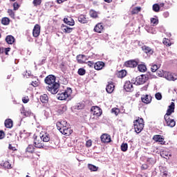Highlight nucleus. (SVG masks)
<instances>
[{
    "mask_svg": "<svg viewBox=\"0 0 177 177\" xmlns=\"http://www.w3.org/2000/svg\"><path fill=\"white\" fill-rule=\"evenodd\" d=\"M44 82L48 86L46 87L47 91L50 92L52 95H56L59 92V88H60V84L56 82V76L53 75H49L44 79Z\"/></svg>",
    "mask_w": 177,
    "mask_h": 177,
    "instance_id": "obj_1",
    "label": "nucleus"
},
{
    "mask_svg": "<svg viewBox=\"0 0 177 177\" xmlns=\"http://www.w3.org/2000/svg\"><path fill=\"white\" fill-rule=\"evenodd\" d=\"M55 139H57V137H51L49 133H44V134H41L40 137H36L34 140L35 147H37V149H44V142H42V140L43 142H51L52 143V142H55Z\"/></svg>",
    "mask_w": 177,
    "mask_h": 177,
    "instance_id": "obj_2",
    "label": "nucleus"
},
{
    "mask_svg": "<svg viewBox=\"0 0 177 177\" xmlns=\"http://www.w3.org/2000/svg\"><path fill=\"white\" fill-rule=\"evenodd\" d=\"M134 124V129L136 133H140L142 131H143V128H145V122L143 118H138L133 122Z\"/></svg>",
    "mask_w": 177,
    "mask_h": 177,
    "instance_id": "obj_3",
    "label": "nucleus"
},
{
    "mask_svg": "<svg viewBox=\"0 0 177 177\" xmlns=\"http://www.w3.org/2000/svg\"><path fill=\"white\" fill-rule=\"evenodd\" d=\"M72 92L71 88H67L64 92L58 93L57 97L58 100H66L71 95Z\"/></svg>",
    "mask_w": 177,
    "mask_h": 177,
    "instance_id": "obj_4",
    "label": "nucleus"
},
{
    "mask_svg": "<svg viewBox=\"0 0 177 177\" xmlns=\"http://www.w3.org/2000/svg\"><path fill=\"white\" fill-rule=\"evenodd\" d=\"M147 81V77H146L145 75H141L140 76H138L136 78V81L134 82L135 85H143L145 82Z\"/></svg>",
    "mask_w": 177,
    "mask_h": 177,
    "instance_id": "obj_5",
    "label": "nucleus"
},
{
    "mask_svg": "<svg viewBox=\"0 0 177 177\" xmlns=\"http://www.w3.org/2000/svg\"><path fill=\"white\" fill-rule=\"evenodd\" d=\"M164 78L167 80V81H176L177 80V75L173 74L168 71H165Z\"/></svg>",
    "mask_w": 177,
    "mask_h": 177,
    "instance_id": "obj_6",
    "label": "nucleus"
},
{
    "mask_svg": "<svg viewBox=\"0 0 177 177\" xmlns=\"http://www.w3.org/2000/svg\"><path fill=\"white\" fill-rule=\"evenodd\" d=\"M21 114H23L24 117H33V118L35 120V115L34 113H31V110H25L24 106H21Z\"/></svg>",
    "mask_w": 177,
    "mask_h": 177,
    "instance_id": "obj_7",
    "label": "nucleus"
},
{
    "mask_svg": "<svg viewBox=\"0 0 177 177\" xmlns=\"http://www.w3.org/2000/svg\"><path fill=\"white\" fill-rule=\"evenodd\" d=\"M139 64V60H129L124 63L126 67H130L131 68H135Z\"/></svg>",
    "mask_w": 177,
    "mask_h": 177,
    "instance_id": "obj_8",
    "label": "nucleus"
},
{
    "mask_svg": "<svg viewBox=\"0 0 177 177\" xmlns=\"http://www.w3.org/2000/svg\"><path fill=\"white\" fill-rule=\"evenodd\" d=\"M41 34V26L38 24H36L32 30V35L35 38H38Z\"/></svg>",
    "mask_w": 177,
    "mask_h": 177,
    "instance_id": "obj_9",
    "label": "nucleus"
},
{
    "mask_svg": "<svg viewBox=\"0 0 177 177\" xmlns=\"http://www.w3.org/2000/svg\"><path fill=\"white\" fill-rule=\"evenodd\" d=\"M165 121L166 122L167 127H170V128H174L175 125H176V122L174 119H171V118H164Z\"/></svg>",
    "mask_w": 177,
    "mask_h": 177,
    "instance_id": "obj_10",
    "label": "nucleus"
},
{
    "mask_svg": "<svg viewBox=\"0 0 177 177\" xmlns=\"http://www.w3.org/2000/svg\"><path fill=\"white\" fill-rule=\"evenodd\" d=\"M174 111H175V103L171 102V104L169 106V108L164 118L169 117V115H171V114Z\"/></svg>",
    "mask_w": 177,
    "mask_h": 177,
    "instance_id": "obj_11",
    "label": "nucleus"
},
{
    "mask_svg": "<svg viewBox=\"0 0 177 177\" xmlns=\"http://www.w3.org/2000/svg\"><path fill=\"white\" fill-rule=\"evenodd\" d=\"M91 111L93 115H96V117L102 115V109L99 106L91 107Z\"/></svg>",
    "mask_w": 177,
    "mask_h": 177,
    "instance_id": "obj_12",
    "label": "nucleus"
},
{
    "mask_svg": "<svg viewBox=\"0 0 177 177\" xmlns=\"http://www.w3.org/2000/svg\"><path fill=\"white\" fill-rule=\"evenodd\" d=\"M76 59L77 60V63L80 64H84L86 63V60H88V57L84 55H78L76 57Z\"/></svg>",
    "mask_w": 177,
    "mask_h": 177,
    "instance_id": "obj_13",
    "label": "nucleus"
},
{
    "mask_svg": "<svg viewBox=\"0 0 177 177\" xmlns=\"http://www.w3.org/2000/svg\"><path fill=\"white\" fill-rule=\"evenodd\" d=\"M57 128L59 131V132L62 131V129H64L67 127V122L64 120H62L59 122H57Z\"/></svg>",
    "mask_w": 177,
    "mask_h": 177,
    "instance_id": "obj_14",
    "label": "nucleus"
},
{
    "mask_svg": "<svg viewBox=\"0 0 177 177\" xmlns=\"http://www.w3.org/2000/svg\"><path fill=\"white\" fill-rule=\"evenodd\" d=\"M60 133H62V135H65V136H70V135L73 133V130L66 126L64 127V129H61Z\"/></svg>",
    "mask_w": 177,
    "mask_h": 177,
    "instance_id": "obj_15",
    "label": "nucleus"
},
{
    "mask_svg": "<svg viewBox=\"0 0 177 177\" xmlns=\"http://www.w3.org/2000/svg\"><path fill=\"white\" fill-rule=\"evenodd\" d=\"M100 138L102 143H110L111 142V137L109 134H102Z\"/></svg>",
    "mask_w": 177,
    "mask_h": 177,
    "instance_id": "obj_16",
    "label": "nucleus"
},
{
    "mask_svg": "<svg viewBox=\"0 0 177 177\" xmlns=\"http://www.w3.org/2000/svg\"><path fill=\"white\" fill-rule=\"evenodd\" d=\"M142 50H143V52L145 53H146L147 55V56H151V55H153V53H154V50H153V49H151V48L147 46H142Z\"/></svg>",
    "mask_w": 177,
    "mask_h": 177,
    "instance_id": "obj_17",
    "label": "nucleus"
},
{
    "mask_svg": "<svg viewBox=\"0 0 177 177\" xmlns=\"http://www.w3.org/2000/svg\"><path fill=\"white\" fill-rule=\"evenodd\" d=\"M124 88L127 92H132L133 91V85L129 81L124 83Z\"/></svg>",
    "mask_w": 177,
    "mask_h": 177,
    "instance_id": "obj_18",
    "label": "nucleus"
},
{
    "mask_svg": "<svg viewBox=\"0 0 177 177\" xmlns=\"http://www.w3.org/2000/svg\"><path fill=\"white\" fill-rule=\"evenodd\" d=\"M64 23H65V24H67L68 26H74L75 24L74 19H73V18H71V17H66L65 18H64Z\"/></svg>",
    "mask_w": 177,
    "mask_h": 177,
    "instance_id": "obj_19",
    "label": "nucleus"
},
{
    "mask_svg": "<svg viewBox=\"0 0 177 177\" xmlns=\"http://www.w3.org/2000/svg\"><path fill=\"white\" fill-rule=\"evenodd\" d=\"M141 100L143 103H145L146 104H149V103L151 102V96L149 95H142L141 97Z\"/></svg>",
    "mask_w": 177,
    "mask_h": 177,
    "instance_id": "obj_20",
    "label": "nucleus"
},
{
    "mask_svg": "<svg viewBox=\"0 0 177 177\" xmlns=\"http://www.w3.org/2000/svg\"><path fill=\"white\" fill-rule=\"evenodd\" d=\"M62 30L64 32H66V34H71V32H73V30H74V28H70L68 26L62 24Z\"/></svg>",
    "mask_w": 177,
    "mask_h": 177,
    "instance_id": "obj_21",
    "label": "nucleus"
},
{
    "mask_svg": "<svg viewBox=\"0 0 177 177\" xmlns=\"http://www.w3.org/2000/svg\"><path fill=\"white\" fill-rule=\"evenodd\" d=\"M104 27L103 26V24L99 23L94 27V31L95 32L100 33L102 31H103V29Z\"/></svg>",
    "mask_w": 177,
    "mask_h": 177,
    "instance_id": "obj_22",
    "label": "nucleus"
},
{
    "mask_svg": "<svg viewBox=\"0 0 177 177\" xmlns=\"http://www.w3.org/2000/svg\"><path fill=\"white\" fill-rule=\"evenodd\" d=\"M114 88L115 86L113 82L109 83L106 88L107 93H113V92H114Z\"/></svg>",
    "mask_w": 177,
    "mask_h": 177,
    "instance_id": "obj_23",
    "label": "nucleus"
},
{
    "mask_svg": "<svg viewBox=\"0 0 177 177\" xmlns=\"http://www.w3.org/2000/svg\"><path fill=\"white\" fill-rule=\"evenodd\" d=\"M138 71H140V73H145V71H147V67L146 66V64H145V63H142L140 64H138Z\"/></svg>",
    "mask_w": 177,
    "mask_h": 177,
    "instance_id": "obj_24",
    "label": "nucleus"
},
{
    "mask_svg": "<svg viewBox=\"0 0 177 177\" xmlns=\"http://www.w3.org/2000/svg\"><path fill=\"white\" fill-rule=\"evenodd\" d=\"M104 67V62H97L94 64L95 70H102Z\"/></svg>",
    "mask_w": 177,
    "mask_h": 177,
    "instance_id": "obj_25",
    "label": "nucleus"
},
{
    "mask_svg": "<svg viewBox=\"0 0 177 177\" xmlns=\"http://www.w3.org/2000/svg\"><path fill=\"white\" fill-rule=\"evenodd\" d=\"M5 127L6 128H12L13 127V120L12 119H7L5 120Z\"/></svg>",
    "mask_w": 177,
    "mask_h": 177,
    "instance_id": "obj_26",
    "label": "nucleus"
},
{
    "mask_svg": "<svg viewBox=\"0 0 177 177\" xmlns=\"http://www.w3.org/2000/svg\"><path fill=\"white\" fill-rule=\"evenodd\" d=\"M6 41L7 42V44L12 45L15 43V37H13L12 35H8L6 37Z\"/></svg>",
    "mask_w": 177,
    "mask_h": 177,
    "instance_id": "obj_27",
    "label": "nucleus"
},
{
    "mask_svg": "<svg viewBox=\"0 0 177 177\" xmlns=\"http://www.w3.org/2000/svg\"><path fill=\"white\" fill-rule=\"evenodd\" d=\"M78 21L80 23H82V24H86V23H88V19H86V17L84 15H81L78 17Z\"/></svg>",
    "mask_w": 177,
    "mask_h": 177,
    "instance_id": "obj_28",
    "label": "nucleus"
},
{
    "mask_svg": "<svg viewBox=\"0 0 177 177\" xmlns=\"http://www.w3.org/2000/svg\"><path fill=\"white\" fill-rule=\"evenodd\" d=\"M153 140L155 142H159V143H162V142H164V138H162V136L161 135L153 136Z\"/></svg>",
    "mask_w": 177,
    "mask_h": 177,
    "instance_id": "obj_29",
    "label": "nucleus"
},
{
    "mask_svg": "<svg viewBox=\"0 0 177 177\" xmlns=\"http://www.w3.org/2000/svg\"><path fill=\"white\" fill-rule=\"evenodd\" d=\"M49 100V97H48V95L43 94L40 96V101L41 103H48Z\"/></svg>",
    "mask_w": 177,
    "mask_h": 177,
    "instance_id": "obj_30",
    "label": "nucleus"
},
{
    "mask_svg": "<svg viewBox=\"0 0 177 177\" xmlns=\"http://www.w3.org/2000/svg\"><path fill=\"white\" fill-rule=\"evenodd\" d=\"M35 147L32 145H29L27 148L26 149V153H30V154H32L34 153Z\"/></svg>",
    "mask_w": 177,
    "mask_h": 177,
    "instance_id": "obj_31",
    "label": "nucleus"
},
{
    "mask_svg": "<svg viewBox=\"0 0 177 177\" xmlns=\"http://www.w3.org/2000/svg\"><path fill=\"white\" fill-rule=\"evenodd\" d=\"M88 168L91 172H96L99 169L98 167H96L95 165H93L92 164H88Z\"/></svg>",
    "mask_w": 177,
    "mask_h": 177,
    "instance_id": "obj_32",
    "label": "nucleus"
},
{
    "mask_svg": "<svg viewBox=\"0 0 177 177\" xmlns=\"http://www.w3.org/2000/svg\"><path fill=\"white\" fill-rule=\"evenodd\" d=\"M127 76V71L122 70L118 73V78H124V77Z\"/></svg>",
    "mask_w": 177,
    "mask_h": 177,
    "instance_id": "obj_33",
    "label": "nucleus"
},
{
    "mask_svg": "<svg viewBox=\"0 0 177 177\" xmlns=\"http://www.w3.org/2000/svg\"><path fill=\"white\" fill-rule=\"evenodd\" d=\"M9 23H10V20L8 17H3L1 19V24L3 26H8Z\"/></svg>",
    "mask_w": 177,
    "mask_h": 177,
    "instance_id": "obj_34",
    "label": "nucleus"
},
{
    "mask_svg": "<svg viewBox=\"0 0 177 177\" xmlns=\"http://www.w3.org/2000/svg\"><path fill=\"white\" fill-rule=\"evenodd\" d=\"M140 10H142V8H140V7H135L131 10V15H138V13L139 12H140Z\"/></svg>",
    "mask_w": 177,
    "mask_h": 177,
    "instance_id": "obj_35",
    "label": "nucleus"
},
{
    "mask_svg": "<svg viewBox=\"0 0 177 177\" xmlns=\"http://www.w3.org/2000/svg\"><path fill=\"white\" fill-rule=\"evenodd\" d=\"M90 16H91V17H93V19H97V12H96L93 10H90Z\"/></svg>",
    "mask_w": 177,
    "mask_h": 177,
    "instance_id": "obj_36",
    "label": "nucleus"
},
{
    "mask_svg": "<svg viewBox=\"0 0 177 177\" xmlns=\"http://www.w3.org/2000/svg\"><path fill=\"white\" fill-rule=\"evenodd\" d=\"M151 24L154 27L158 24V19L157 18H151Z\"/></svg>",
    "mask_w": 177,
    "mask_h": 177,
    "instance_id": "obj_37",
    "label": "nucleus"
},
{
    "mask_svg": "<svg viewBox=\"0 0 177 177\" xmlns=\"http://www.w3.org/2000/svg\"><path fill=\"white\" fill-rule=\"evenodd\" d=\"M86 73V71H85L84 68H79L77 71V74H79V75H85Z\"/></svg>",
    "mask_w": 177,
    "mask_h": 177,
    "instance_id": "obj_38",
    "label": "nucleus"
},
{
    "mask_svg": "<svg viewBox=\"0 0 177 177\" xmlns=\"http://www.w3.org/2000/svg\"><path fill=\"white\" fill-rule=\"evenodd\" d=\"M121 150L122 151H127V150H128V144L127 143H122L121 145Z\"/></svg>",
    "mask_w": 177,
    "mask_h": 177,
    "instance_id": "obj_39",
    "label": "nucleus"
},
{
    "mask_svg": "<svg viewBox=\"0 0 177 177\" xmlns=\"http://www.w3.org/2000/svg\"><path fill=\"white\" fill-rule=\"evenodd\" d=\"M152 8L153 12H160V5L157 3L153 4Z\"/></svg>",
    "mask_w": 177,
    "mask_h": 177,
    "instance_id": "obj_40",
    "label": "nucleus"
},
{
    "mask_svg": "<svg viewBox=\"0 0 177 177\" xmlns=\"http://www.w3.org/2000/svg\"><path fill=\"white\" fill-rule=\"evenodd\" d=\"M111 113L115 114V115H118V114H120V109H118V108H113L111 109Z\"/></svg>",
    "mask_w": 177,
    "mask_h": 177,
    "instance_id": "obj_41",
    "label": "nucleus"
},
{
    "mask_svg": "<svg viewBox=\"0 0 177 177\" xmlns=\"http://www.w3.org/2000/svg\"><path fill=\"white\" fill-rule=\"evenodd\" d=\"M162 177H171V174L168 173V171H164L160 173Z\"/></svg>",
    "mask_w": 177,
    "mask_h": 177,
    "instance_id": "obj_42",
    "label": "nucleus"
},
{
    "mask_svg": "<svg viewBox=\"0 0 177 177\" xmlns=\"http://www.w3.org/2000/svg\"><path fill=\"white\" fill-rule=\"evenodd\" d=\"M42 3V0H33L32 3L34 6H39Z\"/></svg>",
    "mask_w": 177,
    "mask_h": 177,
    "instance_id": "obj_43",
    "label": "nucleus"
},
{
    "mask_svg": "<svg viewBox=\"0 0 177 177\" xmlns=\"http://www.w3.org/2000/svg\"><path fill=\"white\" fill-rule=\"evenodd\" d=\"M157 70H158V66L156 64H153L151 66V71H152V73H156V71H157Z\"/></svg>",
    "mask_w": 177,
    "mask_h": 177,
    "instance_id": "obj_44",
    "label": "nucleus"
},
{
    "mask_svg": "<svg viewBox=\"0 0 177 177\" xmlns=\"http://www.w3.org/2000/svg\"><path fill=\"white\" fill-rule=\"evenodd\" d=\"M8 13L9 16H10L12 17V19H15V12H13L12 10L8 9Z\"/></svg>",
    "mask_w": 177,
    "mask_h": 177,
    "instance_id": "obj_45",
    "label": "nucleus"
},
{
    "mask_svg": "<svg viewBox=\"0 0 177 177\" xmlns=\"http://www.w3.org/2000/svg\"><path fill=\"white\" fill-rule=\"evenodd\" d=\"M156 74L158 77H163V78H164V75L165 74V71H158Z\"/></svg>",
    "mask_w": 177,
    "mask_h": 177,
    "instance_id": "obj_46",
    "label": "nucleus"
},
{
    "mask_svg": "<svg viewBox=\"0 0 177 177\" xmlns=\"http://www.w3.org/2000/svg\"><path fill=\"white\" fill-rule=\"evenodd\" d=\"M155 97L157 100H161L162 99V95L160 93H157L155 94Z\"/></svg>",
    "mask_w": 177,
    "mask_h": 177,
    "instance_id": "obj_47",
    "label": "nucleus"
},
{
    "mask_svg": "<svg viewBox=\"0 0 177 177\" xmlns=\"http://www.w3.org/2000/svg\"><path fill=\"white\" fill-rule=\"evenodd\" d=\"M3 167H5V168H7L8 169H9V168L12 167V165H10V163L8 161H6L3 163Z\"/></svg>",
    "mask_w": 177,
    "mask_h": 177,
    "instance_id": "obj_48",
    "label": "nucleus"
},
{
    "mask_svg": "<svg viewBox=\"0 0 177 177\" xmlns=\"http://www.w3.org/2000/svg\"><path fill=\"white\" fill-rule=\"evenodd\" d=\"M39 84V82L37 80L36 81L32 82L31 85L32 86H34V88H36V86H38Z\"/></svg>",
    "mask_w": 177,
    "mask_h": 177,
    "instance_id": "obj_49",
    "label": "nucleus"
},
{
    "mask_svg": "<svg viewBox=\"0 0 177 177\" xmlns=\"http://www.w3.org/2000/svg\"><path fill=\"white\" fill-rule=\"evenodd\" d=\"M13 8H14V10H18L19 8H20V5H19L17 2H15L13 3Z\"/></svg>",
    "mask_w": 177,
    "mask_h": 177,
    "instance_id": "obj_50",
    "label": "nucleus"
},
{
    "mask_svg": "<svg viewBox=\"0 0 177 177\" xmlns=\"http://www.w3.org/2000/svg\"><path fill=\"white\" fill-rule=\"evenodd\" d=\"M163 44L164 45H166V46H171V43L168 39H165V40H163Z\"/></svg>",
    "mask_w": 177,
    "mask_h": 177,
    "instance_id": "obj_51",
    "label": "nucleus"
},
{
    "mask_svg": "<svg viewBox=\"0 0 177 177\" xmlns=\"http://www.w3.org/2000/svg\"><path fill=\"white\" fill-rule=\"evenodd\" d=\"M22 102L23 103H28V102H30V98H28V96L24 97L22 98Z\"/></svg>",
    "mask_w": 177,
    "mask_h": 177,
    "instance_id": "obj_52",
    "label": "nucleus"
},
{
    "mask_svg": "<svg viewBox=\"0 0 177 177\" xmlns=\"http://www.w3.org/2000/svg\"><path fill=\"white\" fill-rule=\"evenodd\" d=\"M86 147H91L92 146V140H88L86 142Z\"/></svg>",
    "mask_w": 177,
    "mask_h": 177,
    "instance_id": "obj_53",
    "label": "nucleus"
},
{
    "mask_svg": "<svg viewBox=\"0 0 177 177\" xmlns=\"http://www.w3.org/2000/svg\"><path fill=\"white\" fill-rule=\"evenodd\" d=\"M86 64L88 66H89V67H93V66H95V63H93L92 61H88L86 62Z\"/></svg>",
    "mask_w": 177,
    "mask_h": 177,
    "instance_id": "obj_54",
    "label": "nucleus"
},
{
    "mask_svg": "<svg viewBox=\"0 0 177 177\" xmlns=\"http://www.w3.org/2000/svg\"><path fill=\"white\" fill-rule=\"evenodd\" d=\"M162 15L165 19H167V17H169V12H168V11L163 12Z\"/></svg>",
    "mask_w": 177,
    "mask_h": 177,
    "instance_id": "obj_55",
    "label": "nucleus"
},
{
    "mask_svg": "<svg viewBox=\"0 0 177 177\" xmlns=\"http://www.w3.org/2000/svg\"><path fill=\"white\" fill-rule=\"evenodd\" d=\"M5 138V133L3 131H0V139H3Z\"/></svg>",
    "mask_w": 177,
    "mask_h": 177,
    "instance_id": "obj_56",
    "label": "nucleus"
},
{
    "mask_svg": "<svg viewBox=\"0 0 177 177\" xmlns=\"http://www.w3.org/2000/svg\"><path fill=\"white\" fill-rule=\"evenodd\" d=\"M8 148L10 150H12L13 151H15V150H16V147H12V145H10V144L9 145Z\"/></svg>",
    "mask_w": 177,
    "mask_h": 177,
    "instance_id": "obj_57",
    "label": "nucleus"
},
{
    "mask_svg": "<svg viewBox=\"0 0 177 177\" xmlns=\"http://www.w3.org/2000/svg\"><path fill=\"white\" fill-rule=\"evenodd\" d=\"M141 168L142 169H147V168H149V166L146 164H144L142 165Z\"/></svg>",
    "mask_w": 177,
    "mask_h": 177,
    "instance_id": "obj_58",
    "label": "nucleus"
},
{
    "mask_svg": "<svg viewBox=\"0 0 177 177\" xmlns=\"http://www.w3.org/2000/svg\"><path fill=\"white\" fill-rule=\"evenodd\" d=\"M83 107H84V104H79V105H77V109L78 110L82 109Z\"/></svg>",
    "mask_w": 177,
    "mask_h": 177,
    "instance_id": "obj_59",
    "label": "nucleus"
},
{
    "mask_svg": "<svg viewBox=\"0 0 177 177\" xmlns=\"http://www.w3.org/2000/svg\"><path fill=\"white\" fill-rule=\"evenodd\" d=\"M24 132H26V130H24V131L20 132V138H25L24 137Z\"/></svg>",
    "mask_w": 177,
    "mask_h": 177,
    "instance_id": "obj_60",
    "label": "nucleus"
},
{
    "mask_svg": "<svg viewBox=\"0 0 177 177\" xmlns=\"http://www.w3.org/2000/svg\"><path fill=\"white\" fill-rule=\"evenodd\" d=\"M148 162H151V164H154V160H153V158H150L147 159Z\"/></svg>",
    "mask_w": 177,
    "mask_h": 177,
    "instance_id": "obj_61",
    "label": "nucleus"
},
{
    "mask_svg": "<svg viewBox=\"0 0 177 177\" xmlns=\"http://www.w3.org/2000/svg\"><path fill=\"white\" fill-rule=\"evenodd\" d=\"M10 48H7L5 49V53L6 55H8V52H10Z\"/></svg>",
    "mask_w": 177,
    "mask_h": 177,
    "instance_id": "obj_62",
    "label": "nucleus"
},
{
    "mask_svg": "<svg viewBox=\"0 0 177 177\" xmlns=\"http://www.w3.org/2000/svg\"><path fill=\"white\" fill-rule=\"evenodd\" d=\"M67 0H57L58 3H63V2H66Z\"/></svg>",
    "mask_w": 177,
    "mask_h": 177,
    "instance_id": "obj_63",
    "label": "nucleus"
},
{
    "mask_svg": "<svg viewBox=\"0 0 177 177\" xmlns=\"http://www.w3.org/2000/svg\"><path fill=\"white\" fill-rule=\"evenodd\" d=\"M142 91H147V85L142 87Z\"/></svg>",
    "mask_w": 177,
    "mask_h": 177,
    "instance_id": "obj_64",
    "label": "nucleus"
}]
</instances>
